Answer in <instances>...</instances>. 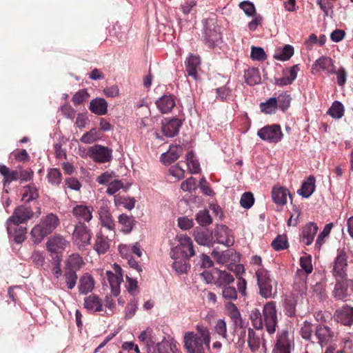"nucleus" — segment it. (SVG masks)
<instances>
[{
  "instance_id": "obj_15",
  "label": "nucleus",
  "mask_w": 353,
  "mask_h": 353,
  "mask_svg": "<svg viewBox=\"0 0 353 353\" xmlns=\"http://www.w3.org/2000/svg\"><path fill=\"white\" fill-rule=\"evenodd\" d=\"M248 343L252 352H258L261 348L264 352L266 351V345L262 334L251 327L248 329Z\"/></svg>"
},
{
  "instance_id": "obj_60",
  "label": "nucleus",
  "mask_w": 353,
  "mask_h": 353,
  "mask_svg": "<svg viewBox=\"0 0 353 353\" xmlns=\"http://www.w3.org/2000/svg\"><path fill=\"white\" fill-rule=\"evenodd\" d=\"M64 277L68 288L72 290L77 283V275L76 271L72 270H65L64 272Z\"/></svg>"
},
{
  "instance_id": "obj_5",
  "label": "nucleus",
  "mask_w": 353,
  "mask_h": 353,
  "mask_svg": "<svg viewBox=\"0 0 353 353\" xmlns=\"http://www.w3.org/2000/svg\"><path fill=\"white\" fill-rule=\"evenodd\" d=\"M263 321L267 332L270 334H274L277 327L278 317L276 304L274 301H269L263 308Z\"/></svg>"
},
{
  "instance_id": "obj_62",
  "label": "nucleus",
  "mask_w": 353,
  "mask_h": 353,
  "mask_svg": "<svg viewBox=\"0 0 353 353\" xmlns=\"http://www.w3.org/2000/svg\"><path fill=\"white\" fill-rule=\"evenodd\" d=\"M116 174L113 171H106L98 176L96 181L101 185H109L116 178Z\"/></svg>"
},
{
  "instance_id": "obj_24",
  "label": "nucleus",
  "mask_w": 353,
  "mask_h": 353,
  "mask_svg": "<svg viewBox=\"0 0 353 353\" xmlns=\"http://www.w3.org/2000/svg\"><path fill=\"white\" fill-rule=\"evenodd\" d=\"M299 71V65H294L283 72V76L281 78L276 79L275 83L279 86L290 85L296 79Z\"/></svg>"
},
{
  "instance_id": "obj_25",
  "label": "nucleus",
  "mask_w": 353,
  "mask_h": 353,
  "mask_svg": "<svg viewBox=\"0 0 353 353\" xmlns=\"http://www.w3.org/2000/svg\"><path fill=\"white\" fill-rule=\"evenodd\" d=\"M182 153L183 150L181 146L172 145L167 152L161 154V161L165 165H170L176 161Z\"/></svg>"
},
{
  "instance_id": "obj_40",
  "label": "nucleus",
  "mask_w": 353,
  "mask_h": 353,
  "mask_svg": "<svg viewBox=\"0 0 353 353\" xmlns=\"http://www.w3.org/2000/svg\"><path fill=\"white\" fill-rule=\"evenodd\" d=\"M0 173L4 177V186H6V184H9L13 181H17V179H19V172L17 170L10 171V169L4 165H0Z\"/></svg>"
},
{
  "instance_id": "obj_47",
  "label": "nucleus",
  "mask_w": 353,
  "mask_h": 353,
  "mask_svg": "<svg viewBox=\"0 0 353 353\" xmlns=\"http://www.w3.org/2000/svg\"><path fill=\"white\" fill-rule=\"evenodd\" d=\"M27 229L25 227L12 225L11 232L10 234H12L14 241L17 243H21L26 238Z\"/></svg>"
},
{
  "instance_id": "obj_48",
  "label": "nucleus",
  "mask_w": 353,
  "mask_h": 353,
  "mask_svg": "<svg viewBox=\"0 0 353 353\" xmlns=\"http://www.w3.org/2000/svg\"><path fill=\"white\" fill-rule=\"evenodd\" d=\"M307 277L306 276H296V282L294 285V293L296 295V294H300L301 296H303L306 295L307 293V284H306Z\"/></svg>"
},
{
  "instance_id": "obj_36",
  "label": "nucleus",
  "mask_w": 353,
  "mask_h": 353,
  "mask_svg": "<svg viewBox=\"0 0 353 353\" xmlns=\"http://www.w3.org/2000/svg\"><path fill=\"white\" fill-rule=\"evenodd\" d=\"M315 190V179L313 176H310L304 181L301 188L298 190L299 194L304 198L310 197Z\"/></svg>"
},
{
  "instance_id": "obj_57",
  "label": "nucleus",
  "mask_w": 353,
  "mask_h": 353,
  "mask_svg": "<svg viewBox=\"0 0 353 353\" xmlns=\"http://www.w3.org/2000/svg\"><path fill=\"white\" fill-rule=\"evenodd\" d=\"M174 260V261L172 263V268L175 272L179 274L186 273L189 268V265L187 263L188 259L185 258H179Z\"/></svg>"
},
{
  "instance_id": "obj_4",
  "label": "nucleus",
  "mask_w": 353,
  "mask_h": 353,
  "mask_svg": "<svg viewBox=\"0 0 353 353\" xmlns=\"http://www.w3.org/2000/svg\"><path fill=\"white\" fill-rule=\"evenodd\" d=\"M179 244L170 250V257L172 259L185 258L189 259L195 255L194 245L191 239L185 234L177 236Z\"/></svg>"
},
{
  "instance_id": "obj_32",
  "label": "nucleus",
  "mask_w": 353,
  "mask_h": 353,
  "mask_svg": "<svg viewBox=\"0 0 353 353\" xmlns=\"http://www.w3.org/2000/svg\"><path fill=\"white\" fill-rule=\"evenodd\" d=\"M94 287L93 277L88 274H84L79 279V290L81 294H87L90 292Z\"/></svg>"
},
{
  "instance_id": "obj_12",
  "label": "nucleus",
  "mask_w": 353,
  "mask_h": 353,
  "mask_svg": "<svg viewBox=\"0 0 353 353\" xmlns=\"http://www.w3.org/2000/svg\"><path fill=\"white\" fill-rule=\"evenodd\" d=\"M112 271H107L106 275L111 288V292L114 296L120 294V285L123 282V273L121 268L117 263L113 264Z\"/></svg>"
},
{
  "instance_id": "obj_9",
  "label": "nucleus",
  "mask_w": 353,
  "mask_h": 353,
  "mask_svg": "<svg viewBox=\"0 0 353 353\" xmlns=\"http://www.w3.org/2000/svg\"><path fill=\"white\" fill-rule=\"evenodd\" d=\"M315 336L318 343L321 347L332 346L331 344L336 341L337 333L325 325H318L315 329Z\"/></svg>"
},
{
  "instance_id": "obj_33",
  "label": "nucleus",
  "mask_w": 353,
  "mask_h": 353,
  "mask_svg": "<svg viewBox=\"0 0 353 353\" xmlns=\"http://www.w3.org/2000/svg\"><path fill=\"white\" fill-rule=\"evenodd\" d=\"M84 307L91 312H100L103 309L102 302L95 294H90L84 299Z\"/></svg>"
},
{
  "instance_id": "obj_38",
  "label": "nucleus",
  "mask_w": 353,
  "mask_h": 353,
  "mask_svg": "<svg viewBox=\"0 0 353 353\" xmlns=\"http://www.w3.org/2000/svg\"><path fill=\"white\" fill-rule=\"evenodd\" d=\"M225 307L228 315L232 319L235 325L240 326L241 327H244V323L241 318V314L237 307L234 303H227L225 305Z\"/></svg>"
},
{
  "instance_id": "obj_41",
  "label": "nucleus",
  "mask_w": 353,
  "mask_h": 353,
  "mask_svg": "<svg viewBox=\"0 0 353 353\" xmlns=\"http://www.w3.org/2000/svg\"><path fill=\"white\" fill-rule=\"evenodd\" d=\"M118 222L122 225L121 230L124 233H130L135 225V220L133 216L125 214H121L118 218Z\"/></svg>"
},
{
  "instance_id": "obj_37",
  "label": "nucleus",
  "mask_w": 353,
  "mask_h": 353,
  "mask_svg": "<svg viewBox=\"0 0 353 353\" xmlns=\"http://www.w3.org/2000/svg\"><path fill=\"white\" fill-rule=\"evenodd\" d=\"M157 349L158 353H181L177 348L176 343H170L165 337L161 342L157 343Z\"/></svg>"
},
{
  "instance_id": "obj_13",
  "label": "nucleus",
  "mask_w": 353,
  "mask_h": 353,
  "mask_svg": "<svg viewBox=\"0 0 353 353\" xmlns=\"http://www.w3.org/2000/svg\"><path fill=\"white\" fill-rule=\"evenodd\" d=\"M347 255L344 250H338L336 257L333 263L332 274L336 279H343L347 276Z\"/></svg>"
},
{
  "instance_id": "obj_56",
  "label": "nucleus",
  "mask_w": 353,
  "mask_h": 353,
  "mask_svg": "<svg viewBox=\"0 0 353 353\" xmlns=\"http://www.w3.org/2000/svg\"><path fill=\"white\" fill-rule=\"evenodd\" d=\"M152 330L150 328H147L145 330L141 332V334L138 336L139 340L144 343V345L147 347L148 352L150 350V347L152 346L154 343V341L152 337Z\"/></svg>"
},
{
  "instance_id": "obj_30",
  "label": "nucleus",
  "mask_w": 353,
  "mask_h": 353,
  "mask_svg": "<svg viewBox=\"0 0 353 353\" xmlns=\"http://www.w3.org/2000/svg\"><path fill=\"white\" fill-rule=\"evenodd\" d=\"M110 243V240L108 236H104L101 232H99L96 235L94 249L99 254H104L109 250Z\"/></svg>"
},
{
  "instance_id": "obj_23",
  "label": "nucleus",
  "mask_w": 353,
  "mask_h": 353,
  "mask_svg": "<svg viewBox=\"0 0 353 353\" xmlns=\"http://www.w3.org/2000/svg\"><path fill=\"white\" fill-rule=\"evenodd\" d=\"M181 124V120L176 118L165 120L162 123V132L167 137H174L179 133Z\"/></svg>"
},
{
  "instance_id": "obj_29",
  "label": "nucleus",
  "mask_w": 353,
  "mask_h": 353,
  "mask_svg": "<svg viewBox=\"0 0 353 353\" xmlns=\"http://www.w3.org/2000/svg\"><path fill=\"white\" fill-rule=\"evenodd\" d=\"M318 227L314 223H310L306 225L302 231V242L307 245H310L314 241V238L317 232Z\"/></svg>"
},
{
  "instance_id": "obj_18",
  "label": "nucleus",
  "mask_w": 353,
  "mask_h": 353,
  "mask_svg": "<svg viewBox=\"0 0 353 353\" xmlns=\"http://www.w3.org/2000/svg\"><path fill=\"white\" fill-rule=\"evenodd\" d=\"M292 345V342L289 338L288 332L282 330L279 333L273 353H290Z\"/></svg>"
},
{
  "instance_id": "obj_59",
  "label": "nucleus",
  "mask_w": 353,
  "mask_h": 353,
  "mask_svg": "<svg viewBox=\"0 0 353 353\" xmlns=\"http://www.w3.org/2000/svg\"><path fill=\"white\" fill-rule=\"evenodd\" d=\"M310 292L312 296L316 297L319 301H322L326 297L325 288L321 283H316L313 285Z\"/></svg>"
},
{
  "instance_id": "obj_46",
  "label": "nucleus",
  "mask_w": 353,
  "mask_h": 353,
  "mask_svg": "<svg viewBox=\"0 0 353 353\" xmlns=\"http://www.w3.org/2000/svg\"><path fill=\"white\" fill-rule=\"evenodd\" d=\"M345 108L341 102L335 101L329 108L327 114L335 119H339L344 115Z\"/></svg>"
},
{
  "instance_id": "obj_19",
  "label": "nucleus",
  "mask_w": 353,
  "mask_h": 353,
  "mask_svg": "<svg viewBox=\"0 0 353 353\" xmlns=\"http://www.w3.org/2000/svg\"><path fill=\"white\" fill-rule=\"evenodd\" d=\"M69 245V242L61 235H54L46 242L47 250L51 253L63 252Z\"/></svg>"
},
{
  "instance_id": "obj_8",
  "label": "nucleus",
  "mask_w": 353,
  "mask_h": 353,
  "mask_svg": "<svg viewBox=\"0 0 353 353\" xmlns=\"http://www.w3.org/2000/svg\"><path fill=\"white\" fill-rule=\"evenodd\" d=\"M257 135L263 141L273 143L279 142L283 137L281 126L277 124L263 127L257 132Z\"/></svg>"
},
{
  "instance_id": "obj_49",
  "label": "nucleus",
  "mask_w": 353,
  "mask_h": 353,
  "mask_svg": "<svg viewBox=\"0 0 353 353\" xmlns=\"http://www.w3.org/2000/svg\"><path fill=\"white\" fill-rule=\"evenodd\" d=\"M260 108L261 112L265 114H272L275 113L278 108L276 98L271 97L265 102L261 103Z\"/></svg>"
},
{
  "instance_id": "obj_20",
  "label": "nucleus",
  "mask_w": 353,
  "mask_h": 353,
  "mask_svg": "<svg viewBox=\"0 0 353 353\" xmlns=\"http://www.w3.org/2000/svg\"><path fill=\"white\" fill-rule=\"evenodd\" d=\"M212 276L214 281V284L220 288L230 285L234 282L233 275L225 270L214 269Z\"/></svg>"
},
{
  "instance_id": "obj_58",
  "label": "nucleus",
  "mask_w": 353,
  "mask_h": 353,
  "mask_svg": "<svg viewBox=\"0 0 353 353\" xmlns=\"http://www.w3.org/2000/svg\"><path fill=\"white\" fill-rule=\"evenodd\" d=\"M221 294L223 298L228 301H235L238 297L237 290L234 287L231 285L222 288Z\"/></svg>"
},
{
  "instance_id": "obj_1",
  "label": "nucleus",
  "mask_w": 353,
  "mask_h": 353,
  "mask_svg": "<svg viewBox=\"0 0 353 353\" xmlns=\"http://www.w3.org/2000/svg\"><path fill=\"white\" fill-rule=\"evenodd\" d=\"M194 332H187L183 336L184 347L187 353H205L210 350L211 334L208 327L203 324L196 325Z\"/></svg>"
},
{
  "instance_id": "obj_27",
  "label": "nucleus",
  "mask_w": 353,
  "mask_h": 353,
  "mask_svg": "<svg viewBox=\"0 0 353 353\" xmlns=\"http://www.w3.org/2000/svg\"><path fill=\"white\" fill-rule=\"evenodd\" d=\"M203 40L205 43L210 47L213 48L215 46L218 41L220 39V34L214 26L212 28L205 26Z\"/></svg>"
},
{
  "instance_id": "obj_52",
  "label": "nucleus",
  "mask_w": 353,
  "mask_h": 353,
  "mask_svg": "<svg viewBox=\"0 0 353 353\" xmlns=\"http://www.w3.org/2000/svg\"><path fill=\"white\" fill-rule=\"evenodd\" d=\"M101 138V134L96 128H92L90 131L83 134L81 138V141L85 143H92Z\"/></svg>"
},
{
  "instance_id": "obj_54",
  "label": "nucleus",
  "mask_w": 353,
  "mask_h": 353,
  "mask_svg": "<svg viewBox=\"0 0 353 353\" xmlns=\"http://www.w3.org/2000/svg\"><path fill=\"white\" fill-rule=\"evenodd\" d=\"M48 181L52 185H59L62 181V175L59 170L50 168L48 171Z\"/></svg>"
},
{
  "instance_id": "obj_16",
  "label": "nucleus",
  "mask_w": 353,
  "mask_h": 353,
  "mask_svg": "<svg viewBox=\"0 0 353 353\" xmlns=\"http://www.w3.org/2000/svg\"><path fill=\"white\" fill-rule=\"evenodd\" d=\"M334 319L336 321L344 325H352L353 324V307L345 305L337 309L334 314Z\"/></svg>"
},
{
  "instance_id": "obj_14",
  "label": "nucleus",
  "mask_w": 353,
  "mask_h": 353,
  "mask_svg": "<svg viewBox=\"0 0 353 353\" xmlns=\"http://www.w3.org/2000/svg\"><path fill=\"white\" fill-rule=\"evenodd\" d=\"M334 67L332 59L327 56H322L312 64V72L313 74L324 72L330 75L334 74Z\"/></svg>"
},
{
  "instance_id": "obj_63",
  "label": "nucleus",
  "mask_w": 353,
  "mask_h": 353,
  "mask_svg": "<svg viewBox=\"0 0 353 353\" xmlns=\"http://www.w3.org/2000/svg\"><path fill=\"white\" fill-rule=\"evenodd\" d=\"M250 58L254 61H263L267 59V55L262 48L252 46Z\"/></svg>"
},
{
  "instance_id": "obj_26",
  "label": "nucleus",
  "mask_w": 353,
  "mask_h": 353,
  "mask_svg": "<svg viewBox=\"0 0 353 353\" xmlns=\"http://www.w3.org/2000/svg\"><path fill=\"white\" fill-rule=\"evenodd\" d=\"M200 57L190 54L185 61V70L188 76L197 79V70L200 65Z\"/></svg>"
},
{
  "instance_id": "obj_10",
  "label": "nucleus",
  "mask_w": 353,
  "mask_h": 353,
  "mask_svg": "<svg viewBox=\"0 0 353 353\" xmlns=\"http://www.w3.org/2000/svg\"><path fill=\"white\" fill-rule=\"evenodd\" d=\"M98 214L101 226L106 228L114 234L115 222L112 219L109 207V202L108 201H101V205L98 210Z\"/></svg>"
},
{
  "instance_id": "obj_28",
  "label": "nucleus",
  "mask_w": 353,
  "mask_h": 353,
  "mask_svg": "<svg viewBox=\"0 0 353 353\" xmlns=\"http://www.w3.org/2000/svg\"><path fill=\"white\" fill-rule=\"evenodd\" d=\"M89 109L97 115H104L108 112V103L103 98H95L90 101Z\"/></svg>"
},
{
  "instance_id": "obj_43",
  "label": "nucleus",
  "mask_w": 353,
  "mask_h": 353,
  "mask_svg": "<svg viewBox=\"0 0 353 353\" xmlns=\"http://www.w3.org/2000/svg\"><path fill=\"white\" fill-rule=\"evenodd\" d=\"M245 80L247 84L254 85L260 83L261 77L259 71L256 68H250L245 72Z\"/></svg>"
},
{
  "instance_id": "obj_55",
  "label": "nucleus",
  "mask_w": 353,
  "mask_h": 353,
  "mask_svg": "<svg viewBox=\"0 0 353 353\" xmlns=\"http://www.w3.org/2000/svg\"><path fill=\"white\" fill-rule=\"evenodd\" d=\"M214 332L221 339H228L227 324L224 319H220L217 320L214 326Z\"/></svg>"
},
{
  "instance_id": "obj_2",
  "label": "nucleus",
  "mask_w": 353,
  "mask_h": 353,
  "mask_svg": "<svg viewBox=\"0 0 353 353\" xmlns=\"http://www.w3.org/2000/svg\"><path fill=\"white\" fill-rule=\"evenodd\" d=\"M59 225L58 216L49 213L34 225L30 232L31 239L35 244L40 243L43 239L52 233Z\"/></svg>"
},
{
  "instance_id": "obj_21",
  "label": "nucleus",
  "mask_w": 353,
  "mask_h": 353,
  "mask_svg": "<svg viewBox=\"0 0 353 353\" xmlns=\"http://www.w3.org/2000/svg\"><path fill=\"white\" fill-rule=\"evenodd\" d=\"M93 207L84 205H76L72 210V214L79 221V224H83L82 222H89L93 217Z\"/></svg>"
},
{
  "instance_id": "obj_6",
  "label": "nucleus",
  "mask_w": 353,
  "mask_h": 353,
  "mask_svg": "<svg viewBox=\"0 0 353 353\" xmlns=\"http://www.w3.org/2000/svg\"><path fill=\"white\" fill-rule=\"evenodd\" d=\"M34 215V212L30 208L21 205L17 208L11 217L6 222L8 233L11 232L12 225H19V224L26 222L30 219Z\"/></svg>"
},
{
  "instance_id": "obj_50",
  "label": "nucleus",
  "mask_w": 353,
  "mask_h": 353,
  "mask_svg": "<svg viewBox=\"0 0 353 353\" xmlns=\"http://www.w3.org/2000/svg\"><path fill=\"white\" fill-rule=\"evenodd\" d=\"M250 319L252 326L258 330L263 327V316L259 309H253L250 314Z\"/></svg>"
},
{
  "instance_id": "obj_7",
  "label": "nucleus",
  "mask_w": 353,
  "mask_h": 353,
  "mask_svg": "<svg viewBox=\"0 0 353 353\" xmlns=\"http://www.w3.org/2000/svg\"><path fill=\"white\" fill-rule=\"evenodd\" d=\"M87 154L98 163H108L112 159V150L99 144L89 147Z\"/></svg>"
},
{
  "instance_id": "obj_17",
  "label": "nucleus",
  "mask_w": 353,
  "mask_h": 353,
  "mask_svg": "<svg viewBox=\"0 0 353 353\" xmlns=\"http://www.w3.org/2000/svg\"><path fill=\"white\" fill-rule=\"evenodd\" d=\"M214 236L218 243L228 247L234 243V236L232 231L224 225H217L214 231Z\"/></svg>"
},
{
  "instance_id": "obj_53",
  "label": "nucleus",
  "mask_w": 353,
  "mask_h": 353,
  "mask_svg": "<svg viewBox=\"0 0 353 353\" xmlns=\"http://www.w3.org/2000/svg\"><path fill=\"white\" fill-rule=\"evenodd\" d=\"M194 237L197 243L201 245H210V234L205 230H195Z\"/></svg>"
},
{
  "instance_id": "obj_42",
  "label": "nucleus",
  "mask_w": 353,
  "mask_h": 353,
  "mask_svg": "<svg viewBox=\"0 0 353 353\" xmlns=\"http://www.w3.org/2000/svg\"><path fill=\"white\" fill-rule=\"evenodd\" d=\"M296 304L297 300L294 294H292L285 299L283 307L284 312L287 316L292 317L295 315Z\"/></svg>"
},
{
  "instance_id": "obj_45",
  "label": "nucleus",
  "mask_w": 353,
  "mask_h": 353,
  "mask_svg": "<svg viewBox=\"0 0 353 353\" xmlns=\"http://www.w3.org/2000/svg\"><path fill=\"white\" fill-rule=\"evenodd\" d=\"M83 263V259L79 254H72L67 259L65 269L77 271L81 268Z\"/></svg>"
},
{
  "instance_id": "obj_34",
  "label": "nucleus",
  "mask_w": 353,
  "mask_h": 353,
  "mask_svg": "<svg viewBox=\"0 0 353 353\" xmlns=\"http://www.w3.org/2000/svg\"><path fill=\"white\" fill-rule=\"evenodd\" d=\"M288 189L283 187H275L272 191V197L274 202L278 205H284L287 203L288 196H290Z\"/></svg>"
},
{
  "instance_id": "obj_3",
  "label": "nucleus",
  "mask_w": 353,
  "mask_h": 353,
  "mask_svg": "<svg viewBox=\"0 0 353 353\" xmlns=\"http://www.w3.org/2000/svg\"><path fill=\"white\" fill-rule=\"evenodd\" d=\"M256 276L260 295L265 299L274 298L277 294V283L271 279L269 272L260 268Z\"/></svg>"
},
{
  "instance_id": "obj_22",
  "label": "nucleus",
  "mask_w": 353,
  "mask_h": 353,
  "mask_svg": "<svg viewBox=\"0 0 353 353\" xmlns=\"http://www.w3.org/2000/svg\"><path fill=\"white\" fill-rule=\"evenodd\" d=\"M350 285V280L343 279L336 283L332 292L333 296L338 300L347 301L350 297L348 287Z\"/></svg>"
},
{
  "instance_id": "obj_64",
  "label": "nucleus",
  "mask_w": 353,
  "mask_h": 353,
  "mask_svg": "<svg viewBox=\"0 0 353 353\" xmlns=\"http://www.w3.org/2000/svg\"><path fill=\"white\" fill-rule=\"evenodd\" d=\"M291 99L290 96L286 93L279 94L276 97L278 108L283 111L286 110L290 105Z\"/></svg>"
},
{
  "instance_id": "obj_11",
  "label": "nucleus",
  "mask_w": 353,
  "mask_h": 353,
  "mask_svg": "<svg viewBox=\"0 0 353 353\" xmlns=\"http://www.w3.org/2000/svg\"><path fill=\"white\" fill-rule=\"evenodd\" d=\"M92 232L84 224H79L73 232L74 243L80 249H84L90 244Z\"/></svg>"
},
{
  "instance_id": "obj_39",
  "label": "nucleus",
  "mask_w": 353,
  "mask_h": 353,
  "mask_svg": "<svg viewBox=\"0 0 353 353\" xmlns=\"http://www.w3.org/2000/svg\"><path fill=\"white\" fill-rule=\"evenodd\" d=\"M294 54V48L290 45H285L283 48L276 50L274 58L279 61H287Z\"/></svg>"
},
{
  "instance_id": "obj_31",
  "label": "nucleus",
  "mask_w": 353,
  "mask_h": 353,
  "mask_svg": "<svg viewBox=\"0 0 353 353\" xmlns=\"http://www.w3.org/2000/svg\"><path fill=\"white\" fill-rule=\"evenodd\" d=\"M156 104L160 112L165 114L174 107L175 101L171 95H163L156 101Z\"/></svg>"
},
{
  "instance_id": "obj_51",
  "label": "nucleus",
  "mask_w": 353,
  "mask_h": 353,
  "mask_svg": "<svg viewBox=\"0 0 353 353\" xmlns=\"http://www.w3.org/2000/svg\"><path fill=\"white\" fill-rule=\"evenodd\" d=\"M186 162L191 174L199 173L201 168L198 160L194 157V153L190 151L186 154Z\"/></svg>"
},
{
  "instance_id": "obj_35",
  "label": "nucleus",
  "mask_w": 353,
  "mask_h": 353,
  "mask_svg": "<svg viewBox=\"0 0 353 353\" xmlns=\"http://www.w3.org/2000/svg\"><path fill=\"white\" fill-rule=\"evenodd\" d=\"M300 265L301 269L298 270L296 273V276H307L313 271L311 256H305L300 258Z\"/></svg>"
},
{
  "instance_id": "obj_61",
  "label": "nucleus",
  "mask_w": 353,
  "mask_h": 353,
  "mask_svg": "<svg viewBox=\"0 0 353 353\" xmlns=\"http://www.w3.org/2000/svg\"><path fill=\"white\" fill-rule=\"evenodd\" d=\"M196 220L201 225H210L212 221L209 211L207 210H200L196 215Z\"/></svg>"
},
{
  "instance_id": "obj_44",
  "label": "nucleus",
  "mask_w": 353,
  "mask_h": 353,
  "mask_svg": "<svg viewBox=\"0 0 353 353\" xmlns=\"http://www.w3.org/2000/svg\"><path fill=\"white\" fill-rule=\"evenodd\" d=\"M114 202L116 206H123L126 210H131L134 208L136 201L133 197L116 195L114 196Z\"/></svg>"
}]
</instances>
